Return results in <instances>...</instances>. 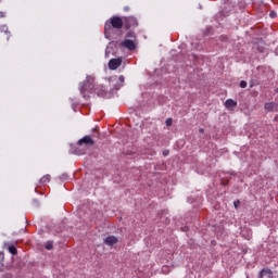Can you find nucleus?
Returning <instances> with one entry per match:
<instances>
[{"label": "nucleus", "mask_w": 278, "mask_h": 278, "mask_svg": "<svg viewBox=\"0 0 278 278\" xmlns=\"http://www.w3.org/2000/svg\"><path fill=\"white\" fill-rule=\"evenodd\" d=\"M34 205H36L37 207L40 205V202L38 200H34L33 201Z\"/></svg>", "instance_id": "nucleus-25"}, {"label": "nucleus", "mask_w": 278, "mask_h": 278, "mask_svg": "<svg viewBox=\"0 0 278 278\" xmlns=\"http://www.w3.org/2000/svg\"><path fill=\"white\" fill-rule=\"evenodd\" d=\"M109 55H110V46H108L105 49V58H109Z\"/></svg>", "instance_id": "nucleus-23"}, {"label": "nucleus", "mask_w": 278, "mask_h": 278, "mask_svg": "<svg viewBox=\"0 0 278 278\" xmlns=\"http://www.w3.org/2000/svg\"><path fill=\"white\" fill-rule=\"evenodd\" d=\"M118 81H121V84H123L125 81V76H119Z\"/></svg>", "instance_id": "nucleus-24"}, {"label": "nucleus", "mask_w": 278, "mask_h": 278, "mask_svg": "<svg viewBox=\"0 0 278 278\" xmlns=\"http://www.w3.org/2000/svg\"><path fill=\"white\" fill-rule=\"evenodd\" d=\"M49 181H51V175H45L43 177H41V179H40V184L42 185V186H45V184H49Z\"/></svg>", "instance_id": "nucleus-12"}, {"label": "nucleus", "mask_w": 278, "mask_h": 278, "mask_svg": "<svg viewBox=\"0 0 278 278\" xmlns=\"http://www.w3.org/2000/svg\"><path fill=\"white\" fill-rule=\"evenodd\" d=\"M124 10H125L126 12H129V7H125Z\"/></svg>", "instance_id": "nucleus-29"}, {"label": "nucleus", "mask_w": 278, "mask_h": 278, "mask_svg": "<svg viewBox=\"0 0 278 278\" xmlns=\"http://www.w3.org/2000/svg\"><path fill=\"white\" fill-rule=\"evenodd\" d=\"M260 278H273V270L270 269L261 270Z\"/></svg>", "instance_id": "nucleus-11"}, {"label": "nucleus", "mask_w": 278, "mask_h": 278, "mask_svg": "<svg viewBox=\"0 0 278 278\" xmlns=\"http://www.w3.org/2000/svg\"><path fill=\"white\" fill-rule=\"evenodd\" d=\"M237 106H238V102L232 100V99H228V100L225 101L226 110H233Z\"/></svg>", "instance_id": "nucleus-10"}, {"label": "nucleus", "mask_w": 278, "mask_h": 278, "mask_svg": "<svg viewBox=\"0 0 278 278\" xmlns=\"http://www.w3.org/2000/svg\"><path fill=\"white\" fill-rule=\"evenodd\" d=\"M233 205H235V210H238V207H240V200H236L233 202Z\"/></svg>", "instance_id": "nucleus-20"}, {"label": "nucleus", "mask_w": 278, "mask_h": 278, "mask_svg": "<svg viewBox=\"0 0 278 278\" xmlns=\"http://www.w3.org/2000/svg\"><path fill=\"white\" fill-rule=\"evenodd\" d=\"M80 94H83L84 99H87V92H92L94 90V77L87 76L86 80L79 86Z\"/></svg>", "instance_id": "nucleus-2"}, {"label": "nucleus", "mask_w": 278, "mask_h": 278, "mask_svg": "<svg viewBox=\"0 0 278 278\" xmlns=\"http://www.w3.org/2000/svg\"><path fill=\"white\" fill-rule=\"evenodd\" d=\"M123 18H121L119 16H112L109 21L105 22L104 24V35L105 38H109L110 36V31H112L113 29H123Z\"/></svg>", "instance_id": "nucleus-1"}, {"label": "nucleus", "mask_w": 278, "mask_h": 278, "mask_svg": "<svg viewBox=\"0 0 278 278\" xmlns=\"http://www.w3.org/2000/svg\"><path fill=\"white\" fill-rule=\"evenodd\" d=\"M225 3V10H229V8H236V5H239V8H242V4L238 3V0H224Z\"/></svg>", "instance_id": "nucleus-6"}, {"label": "nucleus", "mask_w": 278, "mask_h": 278, "mask_svg": "<svg viewBox=\"0 0 278 278\" xmlns=\"http://www.w3.org/2000/svg\"><path fill=\"white\" fill-rule=\"evenodd\" d=\"M165 125H166V127H170L173 125V118H167L165 121Z\"/></svg>", "instance_id": "nucleus-19"}, {"label": "nucleus", "mask_w": 278, "mask_h": 278, "mask_svg": "<svg viewBox=\"0 0 278 278\" xmlns=\"http://www.w3.org/2000/svg\"><path fill=\"white\" fill-rule=\"evenodd\" d=\"M92 131H97V128H92Z\"/></svg>", "instance_id": "nucleus-32"}, {"label": "nucleus", "mask_w": 278, "mask_h": 278, "mask_svg": "<svg viewBox=\"0 0 278 278\" xmlns=\"http://www.w3.org/2000/svg\"><path fill=\"white\" fill-rule=\"evenodd\" d=\"M96 92H97L98 97H102V98L108 97V92L103 88L100 90H97Z\"/></svg>", "instance_id": "nucleus-14"}, {"label": "nucleus", "mask_w": 278, "mask_h": 278, "mask_svg": "<svg viewBox=\"0 0 278 278\" xmlns=\"http://www.w3.org/2000/svg\"><path fill=\"white\" fill-rule=\"evenodd\" d=\"M122 45L125 47V49H128V51H136V43L131 39L124 40Z\"/></svg>", "instance_id": "nucleus-5"}, {"label": "nucleus", "mask_w": 278, "mask_h": 278, "mask_svg": "<svg viewBox=\"0 0 278 278\" xmlns=\"http://www.w3.org/2000/svg\"><path fill=\"white\" fill-rule=\"evenodd\" d=\"M45 249H47V251H51V249H53V242L48 241L45 245Z\"/></svg>", "instance_id": "nucleus-17"}, {"label": "nucleus", "mask_w": 278, "mask_h": 278, "mask_svg": "<svg viewBox=\"0 0 278 278\" xmlns=\"http://www.w3.org/2000/svg\"><path fill=\"white\" fill-rule=\"evenodd\" d=\"M78 144H90L92 147L94 144V140L92 137L87 135L78 141Z\"/></svg>", "instance_id": "nucleus-7"}, {"label": "nucleus", "mask_w": 278, "mask_h": 278, "mask_svg": "<svg viewBox=\"0 0 278 278\" xmlns=\"http://www.w3.org/2000/svg\"><path fill=\"white\" fill-rule=\"evenodd\" d=\"M127 38H134V33H128Z\"/></svg>", "instance_id": "nucleus-27"}, {"label": "nucleus", "mask_w": 278, "mask_h": 278, "mask_svg": "<svg viewBox=\"0 0 278 278\" xmlns=\"http://www.w3.org/2000/svg\"><path fill=\"white\" fill-rule=\"evenodd\" d=\"M269 16L270 18H277V13H275V11H270Z\"/></svg>", "instance_id": "nucleus-22"}, {"label": "nucleus", "mask_w": 278, "mask_h": 278, "mask_svg": "<svg viewBox=\"0 0 278 278\" xmlns=\"http://www.w3.org/2000/svg\"><path fill=\"white\" fill-rule=\"evenodd\" d=\"M122 64H123V59H121V58H118V59H111L109 61V68L111 71H116V68H118Z\"/></svg>", "instance_id": "nucleus-3"}, {"label": "nucleus", "mask_w": 278, "mask_h": 278, "mask_svg": "<svg viewBox=\"0 0 278 278\" xmlns=\"http://www.w3.org/2000/svg\"><path fill=\"white\" fill-rule=\"evenodd\" d=\"M125 25L127 28L138 27V20L134 16L126 17Z\"/></svg>", "instance_id": "nucleus-4"}, {"label": "nucleus", "mask_w": 278, "mask_h": 278, "mask_svg": "<svg viewBox=\"0 0 278 278\" xmlns=\"http://www.w3.org/2000/svg\"><path fill=\"white\" fill-rule=\"evenodd\" d=\"M9 253H11V255H16V253H18V251L16 250V247L10 245Z\"/></svg>", "instance_id": "nucleus-15"}, {"label": "nucleus", "mask_w": 278, "mask_h": 278, "mask_svg": "<svg viewBox=\"0 0 278 278\" xmlns=\"http://www.w3.org/2000/svg\"><path fill=\"white\" fill-rule=\"evenodd\" d=\"M248 84L245 80L240 81V88H247Z\"/></svg>", "instance_id": "nucleus-21"}, {"label": "nucleus", "mask_w": 278, "mask_h": 278, "mask_svg": "<svg viewBox=\"0 0 278 278\" xmlns=\"http://www.w3.org/2000/svg\"><path fill=\"white\" fill-rule=\"evenodd\" d=\"M265 110L267 112H277L278 111V104L275 102H267L265 103Z\"/></svg>", "instance_id": "nucleus-8"}, {"label": "nucleus", "mask_w": 278, "mask_h": 278, "mask_svg": "<svg viewBox=\"0 0 278 278\" xmlns=\"http://www.w3.org/2000/svg\"><path fill=\"white\" fill-rule=\"evenodd\" d=\"M275 92H278V87L275 89Z\"/></svg>", "instance_id": "nucleus-31"}, {"label": "nucleus", "mask_w": 278, "mask_h": 278, "mask_svg": "<svg viewBox=\"0 0 278 278\" xmlns=\"http://www.w3.org/2000/svg\"><path fill=\"white\" fill-rule=\"evenodd\" d=\"M162 273L164 275H168V273H170V267L168 265H165L162 267Z\"/></svg>", "instance_id": "nucleus-16"}, {"label": "nucleus", "mask_w": 278, "mask_h": 278, "mask_svg": "<svg viewBox=\"0 0 278 278\" xmlns=\"http://www.w3.org/2000/svg\"><path fill=\"white\" fill-rule=\"evenodd\" d=\"M168 153H169L168 150H165V151L163 152V155L166 156V155H168Z\"/></svg>", "instance_id": "nucleus-28"}, {"label": "nucleus", "mask_w": 278, "mask_h": 278, "mask_svg": "<svg viewBox=\"0 0 278 278\" xmlns=\"http://www.w3.org/2000/svg\"><path fill=\"white\" fill-rule=\"evenodd\" d=\"M118 242V238L114 236H109L104 239V243L108 244V247H114Z\"/></svg>", "instance_id": "nucleus-9"}, {"label": "nucleus", "mask_w": 278, "mask_h": 278, "mask_svg": "<svg viewBox=\"0 0 278 278\" xmlns=\"http://www.w3.org/2000/svg\"><path fill=\"white\" fill-rule=\"evenodd\" d=\"M3 31H4V34H9V31H8V25H2V26H0V34L3 33Z\"/></svg>", "instance_id": "nucleus-18"}, {"label": "nucleus", "mask_w": 278, "mask_h": 278, "mask_svg": "<svg viewBox=\"0 0 278 278\" xmlns=\"http://www.w3.org/2000/svg\"><path fill=\"white\" fill-rule=\"evenodd\" d=\"M5 261V254L0 252V273L3 270V262Z\"/></svg>", "instance_id": "nucleus-13"}, {"label": "nucleus", "mask_w": 278, "mask_h": 278, "mask_svg": "<svg viewBox=\"0 0 278 278\" xmlns=\"http://www.w3.org/2000/svg\"><path fill=\"white\" fill-rule=\"evenodd\" d=\"M200 134H203L205 130L203 128L199 129Z\"/></svg>", "instance_id": "nucleus-30"}, {"label": "nucleus", "mask_w": 278, "mask_h": 278, "mask_svg": "<svg viewBox=\"0 0 278 278\" xmlns=\"http://www.w3.org/2000/svg\"><path fill=\"white\" fill-rule=\"evenodd\" d=\"M0 18H5V13L0 11Z\"/></svg>", "instance_id": "nucleus-26"}]
</instances>
